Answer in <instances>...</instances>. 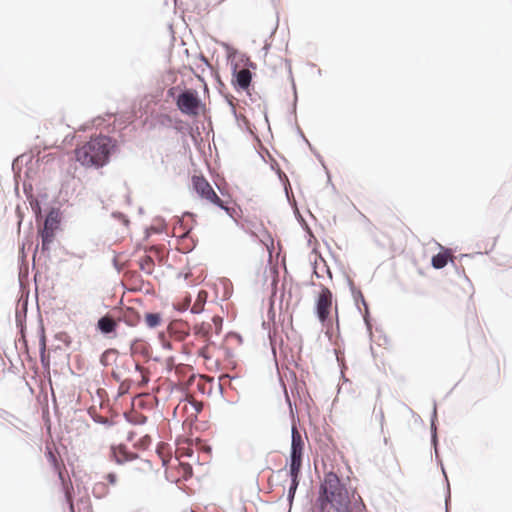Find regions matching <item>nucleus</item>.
I'll use <instances>...</instances> for the list:
<instances>
[{
	"instance_id": "f257e3e1",
	"label": "nucleus",
	"mask_w": 512,
	"mask_h": 512,
	"mask_svg": "<svg viewBox=\"0 0 512 512\" xmlns=\"http://www.w3.org/2000/svg\"><path fill=\"white\" fill-rule=\"evenodd\" d=\"M316 504L320 512H365L361 496L350 494L334 472L324 475Z\"/></svg>"
},
{
	"instance_id": "f03ea898",
	"label": "nucleus",
	"mask_w": 512,
	"mask_h": 512,
	"mask_svg": "<svg viewBox=\"0 0 512 512\" xmlns=\"http://www.w3.org/2000/svg\"><path fill=\"white\" fill-rule=\"evenodd\" d=\"M117 149V141L109 136L98 135L77 146L74 150L75 159L82 166L101 168Z\"/></svg>"
},
{
	"instance_id": "7ed1b4c3",
	"label": "nucleus",
	"mask_w": 512,
	"mask_h": 512,
	"mask_svg": "<svg viewBox=\"0 0 512 512\" xmlns=\"http://www.w3.org/2000/svg\"><path fill=\"white\" fill-rule=\"evenodd\" d=\"M333 311L335 312L336 322H338L337 302L334 301L331 290L322 286L315 299V312L319 321L323 325H329Z\"/></svg>"
},
{
	"instance_id": "20e7f679",
	"label": "nucleus",
	"mask_w": 512,
	"mask_h": 512,
	"mask_svg": "<svg viewBox=\"0 0 512 512\" xmlns=\"http://www.w3.org/2000/svg\"><path fill=\"white\" fill-rule=\"evenodd\" d=\"M192 186L194 191L207 202L214 204L221 209L225 210L229 215H232L230 212V208L225 205L224 201H222L219 196L214 191L213 187L210 183L203 177L199 175L192 176Z\"/></svg>"
},
{
	"instance_id": "39448f33",
	"label": "nucleus",
	"mask_w": 512,
	"mask_h": 512,
	"mask_svg": "<svg viewBox=\"0 0 512 512\" xmlns=\"http://www.w3.org/2000/svg\"><path fill=\"white\" fill-rule=\"evenodd\" d=\"M176 105L183 114L196 116L199 114L201 100L197 91L189 89L178 95Z\"/></svg>"
},
{
	"instance_id": "423d86ee",
	"label": "nucleus",
	"mask_w": 512,
	"mask_h": 512,
	"mask_svg": "<svg viewBox=\"0 0 512 512\" xmlns=\"http://www.w3.org/2000/svg\"><path fill=\"white\" fill-rule=\"evenodd\" d=\"M111 456L118 464L128 461H136L137 468L143 471H151L152 465L149 461L138 458L135 454L129 453L122 445L111 448Z\"/></svg>"
},
{
	"instance_id": "0eeeda50",
	"label": "nucleus",
	"mask_w": 512,
	"mask_h": 512,
	"mask_svg": "<svg viewBox=\"0 0 512 512\" xmlns=\"http://www.w3.org/2000/svg\"><path fill=\"white\" fill-rule=\"evenodd\" d=\"M164 257V250L157 247H151L146 254L139 259V267L146 274L153 272L155 262H161Z\"/></svg>"
},
{
	"instance_id": "6e6552de",
	"label": "nucleus",
	"mask_w": 512,
	"mask_h": 512,
	"mask_svg": "<svg viewBox=\"0 0 512 512\" xmlns=\"http://www.w3.org/2000/svg\"><path fill=\"white\" fill-rule=\"evenodd\" d=\"M190 389L202 395H209L212 392V379L205 376H193L190 379Z\"/></svg>"
},
{
	"instance_id": "1a4fd4ad",
	"label": "nucleus",
	"mask_w": 512,
	"mask_h": 512,
	"mask_svg": "<svg viewBox=\"0 0 512 512\" xmlns=\"http://www.w3.org/2000/svg\"><path fill=\"white\" fill-rule=\"evenodd\" d=\"M48 463L52 466L54 471L58 474L59 479L64 481L63 470H65V465L63 461L60 459L59 454L56 450H52L51 448H47V452L45 454Z\"/></svg>"
},
{
	"instance_id": "9d476101",
	"label": "nucleus",
	"mask_w": 512,
	"mask_h": 512,
	"mask_svg": "<svg viewBox=\"0 0 512 512\" xmlns=\"http://www.w3.org/2000/svg\"><path fill=\"white\" fill-rule=\"evenodd\" d=\"M304 451V440L297 429V427L294 425L292 427V442H291V455L293 456H303Z\"/></svg>"
},
{
	"instance_id": "9b49d317",
	"label": "nucleus",
	"mask_w": 512,
	"mask_h": 512,
	"mask_svg": "<svg viewBox=\"0 0 512 512\" xmlns=\"http://www.w3.org/2000/svg\"><path fill=\"white\" fill-rule=\"evenodd\" d=\"M252 74L249 69H241L234 73L233 83L242 90H247L251 84Z\"/></svg>"
},
{
	"instance_id": "f8f14e48",
	"label": "nucleus",
	"mask_w": 512,
	"mask_h": 512,
	"mask_svg": "<svg viewBox=\"0 0 512 512\" xmlns=\"http://www.w3.org/2000/svg\"><path fill=\"white\" fill-rule=\"evenodd\" d=\"M135 364L136 363L130 358H122V359L118 358V361L116 363V368L112 371V377L116 381H121L123 374H124L123 372L125 370H129L133 366L135 367Z\"/></svg>"
},
{
	"instance_id": "ddd939ff",
	"label": "nucleus",
	"mask_w": 512,
	"mask_h": 512,
	"mask_svg": "<svg viewBox=\"0 0 512 512\" xmlns=\"http://www.w3.org/2000/svg\"><path fill=\"white\" fill-rule=\"evenodd\" d=\"M117 325V322L108 315L101 317L97 323L98 329L104 334L115 332Z\"/></svg>"
},
{
	"instance_id": "4468645a",
	"label": "nucleus",
	"mask_w": 512,
	"mask_h": 512,
	"mask_svg": "<svg viewBox=\"0 0 512 512\" xmlns=\"http://www.w3.org/2000/svg\"><path fill=\"white\" fill-rule=\"evenodd\" d=\"M452 254L449 249H444L437 255L432 257V266L436 269H441L445 267L450 259H452Z\"/></svg>"
},
{
	"instance_id": "2eb2a0df",
	"label": "nucleus",
	"mask_w": 512,
	"mask_h": 512,
	"mask_svg": "<svg viewBox=\"0 0 512 512\" xmlns=\"http://www.w3.org/2000/svg\"><path fill=\"white\" fill-rule=\"evenodd\" d=\"M119 358V353L116 349H107L105 350L101 357L100 362L103 366L107 367L112 364H116Z\"/></svg>"
},
{
	"instance_id": "dca6fc26",
	"label": "nucleus",
	"mask_w": 512,
	"mask_h": 512,
	"mask_svg": "<svg viewBox=\"0 0 512 512\" xmlns=\"http://www.w3.org/2000/svg\"><path fill=\"white\" fill-rule=\"evenodd\" d=\"M131 352L132 354H141L143 356H149L150 345L142 339H137L131 345Z\"/></svg>"
},
{
	"instance_id": "f3484780",
	"label": "nucleus",
	"mask_w": 512,
	"mask_h": 512,
	"mask_svg": "<svg viewBox=\"0 0 512 512\" xmlns=\"http://www.w3.org/2000/svg\"><path fill=\"white\" fill-rule=\"evenodd\" d=\"M59 223H60V218H59L58 212L51 211L45 219L43 228H46L47 230L56 231L59 227Z\"/></svg>"
},
{
	"instance_id": "a211bd4d",
	"label": "nucleus",
	"mask_w": 512,
	"mask_h": 512,
	"mask_svg": "<svg viewBox=\"0 0 512 512\" xmlns=\"http://www.w3.org/2000/svg\"><path fill=\"white\" fill-rule=\"evenodd\" d=\"M135 370L139 374V377L136 379L137 386L139 388L145 387L149 382V371L138 363L135 364Z\"/></svg>"
},
{
	"instance_id": "6ab92c4d",
	"label": "nucleus",
	"mask_w": 512,
	"mask_h": 512,
	"mask_svg": "<svg viewBox=\"0 0 512 512\" xmlns=\"http://www.w3.org/2000/svg\"><path fill=\"white\" fill-rule=\"evenodd\" d=\"M40 236L42 239V250H49L50 244L53 242L55 238V231L43 228L40 231Z\"/></svg>"
},
{
	"instance_id": "aec40b11",
	"label": "nucleus",
	"mask_w": 512,
	"mask_h": 512,
	"mask_svg": "<svg viewBox=\"0 0 512 512\" xmlns=\"http://www.w3.org/2000/svg\"><path fill=\"white\" fill-rule=\"evenodd\" d=\"M302 466V457L291 455L290 463V476L291 478H298Z\"/></svg>"
},
{
	"instance_id": "412c9836",
	"label": "nucleus",
	"mask_w": 512,
	"mask_h": 512,
	"mask_svg": "<svg viewBox=\"0 0 512 512\" xmlns=\"http://www.w3.org/2000/svg\"><path fill=\"white\" fill-rule=\"evenodd\" d=\"M206 297H207L206 291H200L198 293L197 300L195 301V303L193 304V306L191 308L192 313L198 314L203 311Z\"/></svg>"
},
{
	"instance_id": "4be33fe9",
	"label": "nucleus",
	"mask_w": 512,
	"mask_h": 512,
	"mask_svg": "<svg viewBox=\"0 0 512 512\" xmlns=\"http://www.w3.org/2000/svg\"><path fill=\"white\" fill-rule=\"evenodd\" d=\"M144 320L149 328H156L162 323V317L159 313H146Z\"/></svg>"
},
{
	"instance_id": "5701e85b",
	"label": "nucleus",
	"mask_w": 512,
	"mask_h": 512,
	"mask_svg": "<svg viewBox=\"0 0 512 512\" xmlns=\"http://www.w3.org/2000/svg\"><path fill=\"white\" fill-rule=\"evenodd\" d=\"M187 404H190L192 406V408L194 409V413L192 414L193 416H196L199 412H201L202 408H203V404L202 402L200 401H196V400H188L184 403V406H183V409H186L187 408Z\"/></svg>"
},
{
	"instance_id": "b1692460",
	"label": "nucleus",
	"mask_w": 512,
	"mask_h": 512,
	"mask_svg": "<svg viewBox=\"0 0 512 512\" xmlns=\"http://www.w3.org/2000/svg\"><path fill=\"white\" fill-rule=\"evenodd\" d=\"M298 478H292L291 486L289 488V498L292 500L294 498L295 491L298 486Z\"/></svg>"
},
{
	"instance_id": "393cba45",
	"label": "nucleus",
	"mask_w": 512,
	"mask_h": 512,
	"mask_svg": "<svg viewBox=\"0 0 512 512\" xmlns=\"http://www.w3.org/2000/svg\"><path fill=\"white\" fill-rule=\"evenodd\" d=\"M212 321L215 325L216 333H219L222 328V318L219 316H214Z\"/></svg>"
},
{
	"instance_id": "a878e982",
	"label": "nucleus",
	"mask_w": 512,
	"mask_h": 512,
	"mask_svg": "<svg viewBox=\"0 0 512 512\" xmlns=\"http://www.w3.org/2000/svg\"><path fill=\"white\" fill-rule=\"evenodd\" d=\"M106 479L108 480V482L112 485H114L116 482H117V477L115 474L113 473H109L107 476H106Z\"/></svg>"
},
{
	"instance_id": "bb28decb",
	"label": "nucleus",
	"mask_w": 512,
	"mask_h": 512,
	"mask_svg": "<svg viewBox=\"0 0 512 512\" xmlns=\"http://www.w3.org/2000/svg\"><path fill=\"white\" fill-rule=\"evenodd\" d=\"M66 498H67V501H68V502H69V504H70V509H71V511H73L74 506H73V502H72V499H71V495L69 494V492H68V491L66 492Z\"/></svg>"
},
{
	"instance_id": "cd10ccee",
	"label": "nucleus",
	"mask_w": 512,
	"mask_h": 512,
	"mask_svg": "<svg viewBox=\"0 0 512 512\" xmlns=\"http://www.w3.org/2000/svg\"><path fill=\"white\" fill-rule=\"evenodd\" d=\"M163 346L167 349H171V344L170 342H167V341H163Z\"/></svg>"
},
{
	"instance_id": "c85d7f7f",
	"label": "nucleus",
	"mask_w": 512,
	"mask_h": 512,
	"mask_svg": "<svg viewBox=\"0 0 512 512\" xmlns=\"http://www.w3.org/2000/svg\"><path fill=\"white\" fill-rule=\"evenodd\" d=\"M150 442V438L148 436H145L142 440L143 445Z\"/></svg>"
},
{
	"instance_id": "c756f323",
	"label": "nucleus",
	"mask_w": 512,
	"mask_h": 512,
	"mask_svg": "<svg viewBox=\"0 0 512 512\" xmlns=\"http://www.w3.org/2000/svg\"><path fill=\"white\" fill-rule=\"evenodd\" d=\"M127 317H128V314H125V318H127ZM126 322H127L128 324H130V325H134V322H133L132 320H128V319H126Z\"/></svg>"
},
{
	"instance_id": "7c9ffc66",
	"label": "nucleus",
	"mask_w": 512,
	"mask_h": 512,
	"mask_svg": "<svg viewBox=\"0 0 512 512\" xmlns=\"http://www.w3.org/2000/svg\"><path fill=\"white\" fill-rule=\"evenodd\" d=\"M201 330L204 331L205 335L208 333V330L205 328L204 324L201 326Z\"/></svg>"
},
{
	"instance_id": "2f4dec72",
	"label": "nucleus",
	"mask_w": 512,
	"mask_h": 512,
	"mask_svg": "<svg viewBox=\"0 0 512 512\" xmlns=\"http://www.w3.org/2000/svg\"><path fill=\"white\" fill-rule=\"evenodd\" d=\"M188 470H189V473H191V467L190 466L185 467V472H187Z\"/></svg>"
}]
</instances>
